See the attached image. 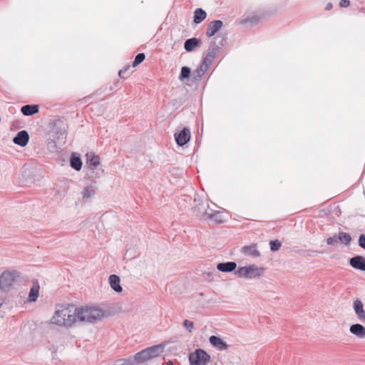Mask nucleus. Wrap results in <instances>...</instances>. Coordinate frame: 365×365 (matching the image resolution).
Here are the masks:
<instances>
[{
	"mask_svg": "<svg viewBox=\"0 0 365 365\" xmlns=\"http://www.w3.org/2000/svg\"><path fill=\"white\" fill-rule=\"evenodd\" d=\"M76 322V307L69 305L57 309L52 318L51 324L60 327H71Z\"/></svg>",
	"mask_w": 365,
	"mask_h": 365,
	"instance_id": "f257e3e1",
	"label": "nucleus"
},
{
	"mask_svg": "<svg viewBox=\"0 0 365 365\" xmlns=\"http://www.w3.org/2000/svg\"><path fill=\"white\" fill-rule=\"evenodd\" d=\"M104 317V312L99 308L76 307V322L94 323Z\"/></svg>",
	"mask_w": 365,
	"mask_h": 365,
	"instance_id": "f03ea898",
	"label": "nucleus"
},
{
	"mask_svg": "<svg viewBox=\"0 0 365 365\" xmlns=\"http://www.w3.org/2000/svg\"><path fill=\"white\" fill-rule=\"evenodd\" d=\"M163 351V346L161 344L153 346L137 353L134 357H131V361L133 364L137 365L159 356Z\"/></svg>",
	"mask_w": 365,
	"mask_h": 365,
	"instance_id": "7ed1b4c3",
	"label": "nucleus"
},
{
	"mask_svg": "<svg viewBox=\"0 0 365 365\" xmlns=\"http://www.w3.org/2000/svg\"><path fill=\"white\" fill-rule=\"evenodd\" d=\"M264 272V268L259 267L255 264L239 267L235 274L239 277H244L247 279L259 278Z\"/></svg>",
	"mask_w": 365,
	"mask_h": 365,
	"instance_id": "20e7f679",
	"label": "nucleus"
},
{
	"mask_svg": "<svg viewBox=\"0 0 365 365\" xmlns=\"http://www.w3.org/2000/svg\"><path fill=\"white\" fill-rule=\"evenodd\" d=\"M19 275V272L15 270L4 272L0 275V289L4 292L9 291Z\"/></svg>",
	"mask_w": 365,
	"mask_h": 365,
	"instance_id": "39448f33",
	"label": "nucleus"
},
{
	"mask_svg": "<svg viewBox=\"0 0 365 365\" xmlns=\"http://www.w3.org/2000/svg\"><path fill=\"white\" fill-rule=\"evenodd\" d=\"M190 365H207L210 361V356L202 349H197L189 356Z\"/></svg>",
	"mask_w": 365,
	"mask_h": 365,
	"instance_id": "423d86ee",
	"label": "nucleus"
},
{
	"mask_svg": "<svg viewBox=\"0 0 365 365\" xmlns=\"http://www.w3.org/2000/svg\"><path fill=\"white\" fill-rule=\"evenodd\" d=\"M190 139V131L187 128H184L179 133H175V140L178 145H185Z\"/></svg>",
	"mask_w": 365,
	"mask_h": 365,
	"instance_id": "0eeeda50",
	"label": "nucleus"
},
{
	"mask_svg": "<svg viewBox=\"0 0 365 365\" xmlns=\"http://www.w3.org/2000/svg\"><path fill=\"white\" fill-rule=\"evenodd\" d=\"M29 140V135L26 130L19 131L16 136L14 138L13 142L14 144L21 147L26 146Z\"/></svg>",
	"mask_w": 365,
	"mask_h": 365,
	"instance_id": "6e6552de",
	"label": "nucleus"
},
{
	"mask_svg": "<svg viewBox=\"0 0 365 365\" xmlns=\"http://www.w3.org/2000/svg\"><path fill=\"white\" fill-rule=\"evenodd\" d=\"M223 23L220 20H215L211 21L207 28L206 36L207 37H211L215 35L217 31L222 27Z\"/></svg>",
	"mask_w": 365,
	"mask_h": 365,
	"instance_id": "1a4fd4ad",
	"label": "nucleus"
},
{
	"mask_svg": "<svg viewBox=\"0 0 365 365\" xmlns=\"http://www.w3.org/2000/svg\"><path fill=\"white\" fill-rule=\"evenodd\" d=\"M350 265L356 269L361 271H365V257L362 256H355L349 259Z\"/></svg>",
	"mask_w": 365,
	"mask_h": 365,
	"instance_id": "9d476101",
	"label": "nucleus"
},
{
	"mask_svg": "<svg viewBox=\"0 0 365 365\" xmlns=\"http://www.w3.org/2000/svg\"><path fill=\"white\" fill-rule=\"evenodd\" d=\"M354 309L358 317V319L361 322H365V312L361 301L359 299L354 301Z\"/></svg>",
	"mask_w": 365,
	"mask_h": 365,
	"instance_id": "9b49d317",
	"label": "nucleus"
},
{
	"mask_svg": "<svg viewBox=\"0 0 365 365\" xmlns=\"http://www.w3.org/2000/svg\"><path fill=\"white\" fill-rule=\"evenodd\" d=\"M241 252L246 256L253 257H259L260 256V252L258 251L256 244L243 246L241 248Z\"/></svg>",
	"mask_w": 365,
	"mask_h": 365,
	"instance_id": "f8f14e48",
	"label": "nucleus"
},
{
	"mask_svg": "<svg viewBox=\"0 0 365 365\" xmlns=\"http://www.w3.org/2000/svg\"><path fill=\"white\" fill-rule=\"evenodd\" d=\"M236 268L237 264L235 262H221L217 265V269L222 272H231Z\"/></svg>",
	"mask_w": 365,
	"mask_h": 365,
	"instance_id": "ddd939ff",
	"label": "nucleus"
},
{
	"mask_svg": "<svg viewBox=\"0 0 365 365\" xmlns=\"http://www.w3.org/2000/svg\"><path fill=\"white\" fill-rule=\"evenodd\" d=\"M210 343L219 350H225L227 348V344L220 337L211 336L209 339Z\"/></svg>",
	"mask_w": 365,
	"mask_h": 365,
	"instance_id": "4468645a",
	"label": "nucleus"
},
{
	"mask_svg": "<svg viewBox=\"0 0 365 365\" xmlns=\"http://www.w3.org/2000/svg\"><path fill=\"white\" fill-rule=\"evenodd\" d=\"M350 332L360 339L365 337V327L360 324H352Z\"/></svg>",
	"mask_w": 365,
	"mask_h": 365,
	"instance_id": "2eb2a0df",
	"label": "nucleus"
},
{
	"mask_svg": "<svg viewBox=\"0 0 365 365\" xmlns=\"http://www.w3.org/2000/svg\"><path fill=\"white\" fill-rule=\"evenodd\" d=\"M120 277L116 274H111L109 277V284L110 287L116 292H122V287L120 284Z\"/></svg>",
	"mask_w": 365,
	"mask_h": 365,
	"instance_id": "dca6fc26",
	"label": "nucleus"
},
{
	"mask_svg": "<svg viewBox=\"0 0 365 365\" xmlns=\"http://www.w3.org/2000/svg\"><path fill=\"white\" fill-rule=\"evenodd\" d=\"M200 45V40L196 38H188L185 41L184 48L186 51L191 52Z\"/></svg>",
	"mask_w": 365,
	"mask_h": 365,
	"instance_id": "f3484780",
	"label": "nucleus"
},
{
	"mask_svg": "<svg viewBox=\"0 0 365 365\" xmlns=\"http://www.w3.org/2000/svg\"><path fill=\"white\" fill-rule=\"evenodd\" d=\"M21 111L24 115L30 116L38 112V106L37 105H26L21 107Z\"/></svg>",
	"mask_w": 365,
	"mask_h": 365,
	"instance_id": "a211bd4d",
	"label": "nucleus"
},
{
	"mask_svg": "<svg viewBox=\"0 0 365 365\" xmlns=\"http://www.w3.org/2000/svg\"><path fill=\"white\" fill-rule=\"evenodd\" d=\"M87 163L91 169L94 170L99 165L100 160L99 157L98 155H94L93 153H87Z\"/></svg>",
	"mask_w": 365,
	"mask_h": 365,
	"instance_id": "6ab92c4d",
	"label": "nucleus"
},
{
	"mask_svg": "<svg viewBox=\"0 0 365 365\" xmlns=\"http://www.w3.org/2000/svg\"><path fill=\"white\" fill-rule=\"evenodd\" d=\"M202 215L204 216H207V218L213 219L217 223L222 222V220L221 219L220 212L219 211H208L207 210H205L202 212Z\"/></svg>",
	"mask_w": 365,
	"mask_h": 365,
	"instance_id": "aec40b11",
	"label": "nucleus"
},
{
	"mask_svg": "<svg viewBox=\"0 0 365 365\" xmlns=\"http://www.w3.org/2000/svg\"><path fill=\"white\" fill-rule=\"evenodd\" d=\"M217 50L218 46L215 44V43H213L210 46L207 56L204 59V64L207 63V61H211L215 57Z\"/></svg>",
	"mask_w": 365,
	"mask_h": 365,
	"instance_id": "412c9836",
	"label": "nucleus"
},
{
	"mask_svg": "<svg viewBox=\"0 0 365 365\" xmlns=\"http://www.w3.org/2000/svg\"><path fill=\"white\" fill-rule=\"evenodd\" d=\"M70 165L74 170L79 171L82 168V161L80 157L73 154L71 158Z\"/></svg>",
	"mask_w": 365,
	"mask_h": 365,
	"instance_id": "4be33fe9",
	"label": "nucleus"
},
{
	"mask_svg": "<svg viewBox=\"0 0 365 365\" xmlns=\"http://www.w3.org/2000/svg\"><path fill=\"white\" fill-rule=\"evenodd\" d=\"M207 16L206 12L202 9H197L194 13V22L195 24L201 23Z\"/></svg>",
	"mask_w": 365,
	"mask_h": 365,
	"instance_id": "5701e85b",
	"label": "nucleus"
},
{
	"mask_svg": "<svg viewBox=\"0 0 365 365\" xmlns=\"http://www.w3.org/2000/svg\"><path fill=\"white\" fill-rule=\"evenodd\" d=\"M207 68V63L204 64V62H203L202 64L193 73L194 80L197 81V80L200 79L202 77V76L205 74Z\"/></svg>",
	"mask_w": 365,
	"mask_h": 365,
	"instance_id": "b1692460",
	"label": "nucleus"
},
{
	"mask_svg": "<svg viewBox=\"0 0 365 365\" xmlns=\"http://www.w3.org/2000/svg\"><path fill=\"white\" fill-rule=\"evenodd\" d=\"M96 188L93 185L86 186L82 191V195L84 199H88L96 193Z\"/></svg>",
	"mask_w": 365,
	"mask_h": 365,
	"instance_id": "393cba45",
	"label": "nucleus"
},
{
	"mask_svg": "<svg viewBox=\"0 0 365 365\" xmlns=\"http://www.w3.org/2000/svg\"><path fill=\"white\" fill-rule=\"evenodd\" d=\"M339 242L348 245L351 241V237L349 233L344 232H340L338 235Z\"/></svg>",
	"mask_w": 365,
	"mask_h": 365,
	"instance_id": "a878e982",
	"label": "nucleus"
},
{
	"mask_svg": "<svg viewBox=\"0 0 365 365\" xmlns=\"http://www.w3.org/2000/svg\"><path fill=\"white\" fill-rule=\"evenodd\" d=\"M38 290H39L38 285L34 286L31 289L30 292H29V300L30 302H35V301H36V299H37V298L38 297Z\"/></svg>",
	"mask_w": 365,
	"mask_h": 365,
	"instance_id": "bb28decb",
	"label": "nucleus"
},
{
	"mask_svg": "<svg viewBox=\"0 0 365 365\" xmlns=\"http://www.w3.org/2000/svg\"><path fill=\"white\" fill-rule=\"evenodd\" d=\"M190 75V68L187 66H182L181 68V72L179 76V79L181 81H183L185 79L189 78Z\"/></svg>",
	"mask_w": 365,
	"mask_h": 365,
	"instance_id": "cd10ccee",
	"label": "nucleus"
},
{
	"mask_svg": "<svg viewBox=\"0 0 365 365\" xmlns=\"http://www.w3.org/2000/svg\"><path fill=\"white\" fill-rule=\"evenodd\" d=\"M269 245H270L271 251L276 252L280 249V247L282 246V243L277 240H272L269 242Z\"/></svg>",
	"mask_w": 365,
	"mask_h": 365,
	"instance_id": "c85d7f7f",
	"label": "nucleus"
},
{
	"mask_svg": "<svg viewBox=\"0 0 365 365\" xmlns=\"http://www.w3.org/2000/svg\"><path fill=\"white\" fill-rule=\"evenodd\" d=\"M145 56L143 53H140L137 54L135 56L133 62V66L135 67L142 63L145 60Z\"/></svg>",
	"mask_w": 365,
	"mask_h": 365,
	"instance_id": "c756f323",
	"label": "nucleus"
},
{
	"mask_svg": "<svg viewBox=\"0 0 365 365\" xmlns=\"http://www.w3.org/2000/svg\"><path fill=\"white\" fill-rule=\"evenodd\" d=\"M339 242L338 236L334 235L333 237L327 239V243L329 245L335 246Z\"/></svg>",
	"mask_w": 365,
	"mask_h": 365,
	"instance_id": "7c9ffc66",
	"label": "nucleus"
},
{
	"mask_svg": "<svg viewBox=\"0 0 365 365\" xmlns=\"http://www.w3.org/2000/svg\"><path fill=\"white\" fill-rule=\"evenodd\" d=\"M183 326L188 330L189 332H192L194 324L192 322L185 319L183 322Z\"/></svg>",
	"mask_w": 365,
	"mask_h": 365,
	"instance_id": "2f4dec72",
	"label": "nucleus"
},
{
	"mask_svg": "<svg viewBox=\"0 0 365 365\" xmlns=\"http://www.w3.org/2000/svg\"><path fill=\"white\" fill-rule=\"evenodd\" d=\"M359 245L365 250V235H361L359 237Z\"/></svg>",
	"mask_w": 365,
	"mask_h": 365,
	"instance_id": "473e14b6",
	"label": "nucleus"
},
{
	"mask_svg": "<svg viewBox=\"0 0 365 365\" xmlns=\"http://www.w3.org/2000/svg\"><path fill=\"white\" fill-rule=\"evenodd\" d=\"M350 4L349 0H341L339 2V5L341 7H348Z\"/></svg>",
	"mask_w": 365,
	"mask_h": 365,
	"instance_id": "72a5a7b5",
	"label": "nucleus"
},
{
	"mask_svg": "<svg viewBox=\"0 0 365 365\" xmlns=\"http://www.w3.org/2000/svg\"><path fill=\"white\" fill-rule=\"evenodd\" d=\"M129 69H130V66H127V67L124 68L123 69L120 70V71H119V72H118V75H119V76H120V78H124L123 74H124V73H126V71H127L128 70H129Z\"/></svg>",
	"mask_w": 365,
	"mask_h": 365,
	"instance_id": "f704fd0d",
	"label": "nucleus"
},
{
	"mask_svg": "<svg viewBox=\"0 0 365 365\" xmlns=\"http://www.w3.org/2000/svg\"><path fill=\"white\" fill-rule=\"evenodd\" d=\"M332 8V4L331 3H329L327 6H326V10H329Z\"/></svg>",
	"mask_w": 365,
	"mask_h": 365,
	"instance_id": "c9c22d12",
	"label": "nucleus"
}]
</instances>
